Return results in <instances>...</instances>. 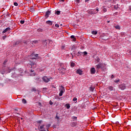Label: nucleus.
Wrapping results in <instances>:
<instances>
[{
  "label": "nucleus",
  "mask_w": 131,
  "mask_h": 131,
  "mask_svg": "<svg viewBox=\"0 0 131 131\" xmlns=\"http://www.w3.org/2000/svg\"><path fill=\"white\" fill-rule=\"evenodd\" d=\"M74 119H77V117H73Z\"/></svg>",
  "instance_id": "obj_45"
},
{
  "label": "nucleus",
  "mask_w": 131,
  "mask_h": 131,
  "mask_svg": "<svg viewBox=\"0 0 131 131\" xmlns=\"http://www.w3.org/2000/svg\"><path fill=\"white\" fill-rule=\"evenodd\" d=\"M7 62H8V60H5L3 63L4 65H6V63H7Z\"/></svg>",
  "instance_id": "obj_35"
},
{
  "label": "nucleus",
  "mask_w": 131,
  "mask_h": 131,
  "mask_svg": "<svg viewBox=\"0 0 131 131\" xmlns=\"http://www.w3.org/2000/svg\"><path fill=\"white\" fill-rule=\"evenodd\" d=\"M50 126H51V124H48L46 125L47 130H49V127H50Z\"/></svg>",
  "instance_id": "obj_20"
},
{
  "label": "nucleus",
  "mask_w": 131,
  "mask_h": 131,
  "mask_svg": "<svg viewBox=\"0 0 131 131\" xmlns=\"http://www.w3.org/2000/svg\"><path fill=\"white\" fill-rule=\"evenodd\" d=\"M22 103H23L24 104H26L27 103L26 100H25V99H23L22 100Z\"/></svg>",
  "instance_id": "obj_21"
},
{
  "label": "nucleus",
  "mask_w": 131,
  "mask_h": 131,
  "mask_svg": "<svg viewBox=\"0 0 131 131\" xmlns=\"http://www.w3.org/2000/svg\"><path fill=\"white\" fill-rule=\"evenodd\" d=\"M111 78H112V79L114 78V75H112L111 77Z\"/></svg>",
  "instance_id": "obj_38"
},
{
  "label": "nucleus",
  "mask_w": 131,
  "mask_h": 131,
  "mask_svg": "<svg viewBox=\"0 0 131 131\" xmlns=\"http://www.w3.org/2000/svg\"><path fill=\"white\" fill-rule=\"evenodd\" d=\"M96 61H97V62H100V58H97L96 59Z\"/></svg>",
  "instance_id": "obj_37"
},
{
  "label": "nucleus",
  "mask_w": 131,
  "mask_h": 131,
  "mask_svg": "<svg viewBox=\"0 0 131 131\" xmlns=\"http://www.w3.org/2000/svg\"><path fill=\"white\" fill-rule=\"evenodd\" d=\"M64 107H66L67 109H69L70 108V104H66Z\"/></svg>",
  "instance_id": "obj_15"
},
{
  "label": "nucleus",
  "mask_w": 131,
  "mask_h": 131,
  "mask_svg": "<svg viewBox=\"0 0 131 131\" xmlns=\"http://www.w3.org/2000/svg\"><path fill=\"white\" fill-rule=\"evenodd\" d=\"M60 1H61V2H64V0H60Z\"/></svg>",
  "instance_id": "obj_49"
},
{
  "label": "nucleus",
  "mask_w": 131,
  "mask_h": 131,
  "mask_svg": "<svg viewBox=\"0 0 131 131\" xmlns=\"http://www.w3.org/2000/svg\"><path fill=\"white\" fill-rule=\"evenodd\" d=\"M91 74H95V73H96V69H95V68H92L91 69Z\"/></svg>",
  "instance_id": "obj_10"
},
{
  "label": "nucleus",
  "mask_w": 131,
  "mask_h": 131,
  "mask_svg": "<svg viewBox=\"0 0 131 131\" xmlns=\"http://www.w3.org/2000/svg\"><path fill=\"white\" fill-rule=\"evenodd\" d=\"M71 38H72L74 41H75V40L76 39L75 38V37L74 36V35L71 36Z\"/></svg>",
  "instance_id": "obj_16"
},
{
  "label": "nucleus",
  "mask_w": 131,
  "mask_h": 131,
  "mask_svg": "<svg viewBox=\"0 0 131 131\" xmlns=\"http://www.w3.org/2000/svg\"><path fill=\"white\" fill-rule=\"evenodd\" d=\"M52 77L51 78H48L47 76H44L42 78V79L44 82H49L50 81V79H51Z\"/></svg>",
  "instance_id": "obj_5"
},
{
  "label": "nucleus",
  "mask_w": 131,
  "mask_h": 131,
  "mask_svg": "<svg viewBox=\"0 0 131 131\" xmlns=\"http://www.w3.org/2000/svg\"><path fill=\"white\" fill-rule=\"evenodd\" d=\"M61 49H62V50H64V49H65V47L64 46H62Z\"/></svg>",
  "instance_id": "obj_41"
},
{
  "label": "nucleus",
  "mask_w": 131,
  "mask_h": 131,
  "mask_svg": "<svg viewBox=\"0 0 131 131\" xmlns=\"http://www.w3.org/2000/svg\"><path fill=\"white\" fill-rule=\"evenodd\" d=\"M42 121H41V120H40V121H38V123H41V122H42Z\"/></svg>",
  "instance_id": "obj_40"
},
{
  "label": "nucleus",
  "mask_w": 131,
  "mask_h": 131,
  "mask_svg": "<svg viewBox=\"0 0 131 131\" xmlns=\"http://www.w3.org/2000/svg\"><path fill=\"white\" fill-rule=\"evenodd\" d=\"M38 57V54H32L29 56V64L31 66V68L36 67V58Z\"/></svg>",
  "instance_id": "obj_1"
},
{
  "label": "nucleus",
  "mask_w": 131,
  "mask_h": 131,
  "mask_svg": "<svg viewBox=\"0 0 131 131\" xmlns=\"http://www.w3.org/2000/svg\"><path fill=\"white\" fill-rule=\"evenodd\" d=\"M31 71V72H33V71Z\"/></svg>",
  "instance_id": "obj_51"
},
{
  "label": "nucleus",
  "mask_w": 131,
  "mask_h": 131,
  "mask_svg": "<svg viewBox=\"0 0 131 131\" xmlns=\"http://www.w3.org/2000/svg\"><path fill=\"white\" fill-rule=\"evenodd\" d=\"M61 13V12L60 11H57L56 12V15H60V13Z\"/></svg>",
  "instance_id": "obj_24"
},
{
  "label": "nucleus",
  "mask_w": 131,
  "mask_h": 131,
  "mask_svg": "<svg viewBox=\"0 0 131 131\" xmlns=\"http://www.w3.org/2000/svg\"><path fill=\"white\" fill-rule=\"evenodd\" d=\"M89 1L90 0H85V1L86 2H89Z\"/></svg>",
  "instance_id": "obj_47"
},
{
  "label": "nucleus",
  "mask_w": 131,
  "mask_h": 131,
  "mask_svg": "<svg viewBox=\"0 0 131 131\" xmlns=\"http://www.w3.org/2000/svg\"><path fill=\"white\" fill-rule=\"evenodd\" d=\"M119 79L114 80V82H115L116 83H118V82H119Z\"/></svg>",
  "instance_id": "obj_25"
},
{
  "label": "nucleus",
  "mask_w": 131,
  "mask_h": 131,
  "mask_svg": "<svg viewBox=\"0 0 131 131\" xmlns=\"http://www.w3.org/2000/svg\"><path fill=\"white\" fill-rule=\"evenodd\" d=\"M64 91H65V88H64V86H61L60 92L59 94V97H62V96H63V94L64 93Z\"/></svg>",
  "instance_id": "obj_3"
},
{
  "label": "nucleus",
  "mask_w": 131,
  "mask_h": 131,
  "mask_svg": "<svg viewBox=\"0 0 131 131\" xmlns=\"http://www.w3.org/2000/svg\"><path fill=\"white\" fill-rule=\"evenodd\" d=\"M103 11L104 13H105V12H107V9H106V8H104V9H103Z\"/></svg>",
  "instance_id": "obj_33"
},
{
  "label": "nucleus",
  "mask_w": 131,
  "mask_h": 131,
  "mask_svg": "<svg viewBox=\"0 0 131 131\" xmlns=\"http://www.w3.org/2000/svg\"><path fill=\"white\" fill-rule=\"evenodd\" d=\"M101 38L103 40H107V39H108V38L106 36H105L104 37H101Z\"/></svg>",
  "instance_id": "obj_17"
},
{
  "label": "nucleus",
  "mask_w": 131,
  "mask_h": 131,
  "mask_svg": "<svg viewBox=\"0 0 131 131\" xmlns=\"http://www.w3.org/2000/svg\"><path fill=\"white\" fill-rule=\"evenodd\" d=\"M44 127H45V125H41V126H40V128L41 129H42V128H43Z\"/></svg>",
  "instance_id": "obj_32"
},
{
  "label": "nucleus",
  "mask_w": 131,
  "mask_h": 131,
  "mask_svg": "<svg viewBox=\"0 0 131 131\" xmlns=\"http://www.w3.org/2000/svg\"><path fill=\"white\" fill-rule=\"evenodd\" d=\"M38 41L37 40L30 41V40H28L27 41L24 42V45L25 47H29L31 43L34 45L35 43H38Z\"/></svg>",
  "instance_id": "obj_2"
},
{
  "label": "nucleus",
  "mask_w": 131,
  "mask_h": 131,
  "mask_svg": "<svg viewBox=\"0 0 131 131\" xmlns=\"http://www.w3.org/2000/svg\"><path fill=\"white\" fill-rule=\"evenodd\" d=\"M90 90L91 92H94L95 88L93 86H90Z\"/></svg>",
  "instance_id": "obj_18"
},
{
  "label": "nucleus",
  "mask_w": 131,
  "mask_h": 131,
  "mask_svg": "<svg viewBox=\"0 0 131 131\" xmlns=\"http://www.w3.org/2000/svg\"><path fill=\"white\" fill-rule=\"evenodd\" d=\"M46 24H48V25H53V21L47 20L46 21Z\"/></svg>",
  "instance_id": "obj_12"
},
{
  "label": "nucleus",
  "mask_w": 131,
  "mask_h": 131,
  "mask_svg": "<svg viewBox=\"0 0 131 131\" xmlns=\"http://www.w3.org/2000/svg\"><path fill=\"white\" fill-rule=\"evenodd\" d=\"M73 101H77V98H76V97H75L73 98Z\"/></svg>",
  "instance_id": "obj_36"
},
{
  "label": "nucleus",
  "mask_w": 131,
  "mask_h": 131,
  "mask_svg": "<svg viewBox=\"0 0 131 131\" xmlns=\"http://www.w3.org/2000/svg\"><path fill=\"white\" fill-rule=\"evenodd\" d=\"M14 6H15V7H18V3H17V2H15L14 3Z\"/></svg>",
  "instance_id": "obj_27"
},
{
  "label": "nucleus",
  "mask_w": 131,
  "mask_h": 131,
  "mask_svg": "<svg viewBox=\"0 0 131 131\" xmlns=\"http://www.w3.org/2000/svg\"><path fill=\"white\" fill-rule=\"evenodd\" d=\"M81 55H82V52H78V56H81Z\"/></svg>",
  "instance_id": "obj_22"
},
{
  "label": "nucleus",
  "mask_w": 131,
  "mask_h": 131,
  "mask_svg": "<svg viewBox=\"0 0 131 131\" xmlns=\"http://www.w3.org/2000/svg\"><path fill=\"white\" fill-rule=\"evenodd\" d=\"M55 27H57V28H59L60 26H59V25L58 24H56L55 25Z\"/></svg>",
  "instance_id": "obj_30"
},
{
  "label": "nucleus",
  "mask_w": 131,
  "mask_h": 131,
  "mask_svg": "<svg viewBox=\"0 0 131 131\" xmlns=\"http://www.w3.org/2000/svg\"><path fill=\"white\" fill-rule=\"evenodd\" d=\"M49 103L50 104V105H53V102L50 101Z\"/></svg>",
  "instance_id": "obj_39"
},
{
  "label": "nucleus",
  "mask_w": 131,
  "mask_h": 131,
  "mask_svg": "<svg viewBox=\"0 0 131 131\" xmlns=\"http://www.w3.org/2000/svg\"><path fill=\"white\" fill-rule=\"evenodd\" d=\"M7 38V36H4L2 37V39L4 40V39H6Z\"/></svg>",
  "instance_id": "obj_28"
},
{
  "label": "nucleus",
  "mask_w": 131,
  "mask_h": 131,
  "mask_svg": "<svg viewBox=\"0 0 131 131\" xmlns=\"http://www.w3.org/2000/svg\"><path fill=\"white\" fill-rule=\"evenodd\" d=\"M107 89L109 90V91H110L111 92L114 91L115 92V88H114L113 86H110L107 88Z\"/></svg>",
  "instance_id": "obj_8"
},
{
  "label": "nucleus",
  "mask_w": 131,
  "mask_h": 131,
  "mask_svg": "<svg viewBox=\"0 0 131 131\" xmlns=\"http://www.w3.org/2000/svg\"><path fill=\"white\" fill-rule=\"evenodd\" d=\"M33 75H35V73L33 74Z\"/></svg>",
  "instance_id": "obj_50"
},
{
  "label": "nucleus",
  "mask_w": 131,
  "mask_h": 131,
  "mask_svg": "<svg viewBox=\"0 0 131 131\" xmlns=\"http://www.w3.org/2000/svg\"><path fill=\"white\" fill-rule=\"evenodd\" d=\"M10 30H11L10 27L7 28L2 32V33H6V32H8V31H10Z\"/></svg>",
  "instance_id": "obj_9"
},
{
  "label": "nucleus",
  "mask_w": 131,
  "mask_h": 131,
  "mask_svg": "<svg viewBox=\"0 0 131 131\" xmlns=\"http://www.w3.org/2000/svg\"><path fill=\"white\" fill-rule=\"evenodd\" d=\"M2 74H4V73H2Z\"/></svg>",
  "instance_id": "obj_52"
},
{
  "label": "nucleus",
  "mask_w": 131,
  "mask_h": 131,
  "mask_svg": "<svg viewBox=\"0 0 131 131\" xmlns=\"http://www.w3.org/2000/svg\"><path fill=\"white\" fill-rule=\"evenodd\" d=\"M115 28H116V29H120V26H116Z\"/></svg>",
  "instance_id": "obj_23"
},
{
  "label": "nucleus",
  "mask_w": 131,
  "mask_h": 131,
  "mask_svg": "<svg viewBox=\"0 0 131 131\" xmlns=\"http://www.w3.org/2000/svg\"><path fill=\"white\" fill-rule=\"evenodd\" d=\"M50 14H51V11H48L46 12L45 17H46V18H48L49 16H50Z\"/></svg>",
  "instance_id": "obj_11"
},
{
  "label": "nucleus",
  "mask_w": 131,
  "mask_h": 131,
  "mask_svg": "<svg viewBox=\"0 0 131 131\" xmlns=\"http://www.w3.org/2000/svg\"><path fill=\"white\" fill-rule=\"evenodd\" d=\"M129 10L131 11V6H129Z\"/></svg>",
  "instance_id": "obj_44"
},
{
  "label": "nucleus",
  "mask_w": 131,
  "mask_h": 131,
  "mask_svg": "<svg viewBox=\"0 0 131 131\" xmlns=\"http://www.w3.org/2000/svg\"><path fill=\"white\" fill-rule=\"evenodd\" d=\"M25 22V20H20L21 24H24Z\"/></svg>",
  "instance_id": "obj_31"
},
{
  "label": "nucleus",
  "mask_w": 131,
  "mask_h": 131,
  "mask_svg": "<svg viewBox=\"0 0 131 131\" xmlns=\"http://www.w3.org/2000/svg\"><path fill=\"white\" fill-rule=\"evenodd\" d=\"M40 131H46L45 129L41 130Z\"/></svg>",
  "instance_id": "obj_48"
},
{
  "label": "nucleus",
  "mask_w": 131,
  "mask_h": 131,
  "mask_svg": "<svg viewBox=\"0 0 131 131\" xmlns=\"http://www.w3.org/2000/svg\"><path fill=\"white\" fill-rule=\"evenodd\" d=\"M102 66H103V64L99 63L98 64H97L96 66V67H97V69H100V68H101V67H102Z\"/></svg>",
  "instance_id": "obj_13"
},
{
  "label": "nucleus",
  "mask_w": 131,
  "mask_h": 131,
  "mask_svg": "<svg viewBox=\"0 0 131 131\" xmlns=\"http://www.w3.org/2000/svg\"><path fill=\"white\" fill-rule=\"evenodd\" d=\"M29 10L30 12H32V13H33V12L35 11L34 8H33V7H31Z\"/></svg>",
  "instance_id": "obj_14"
},
{
  "label": "nucleus",
  "mask_w": 131,
  "mask_h": 131,
  "mask_svg": "<svg viewBox=\"0 0 131 131\" xmlns=\"http://www.w3.org/2000/svg\"><path fill=\"white\" fill-rule=\"evenodd\" d=\"M119 89H120V90H121L122 91H124V90H125L126 86H125V84H120L119 85Z\"/></svg>",
  "instance_id": "obj_6"
},
{
  "label": "nucleus",
  "mask_w": 131,
  "mask_h": 131,
  "mask_svg": "<svg viewBox=\"0 0 131 131\" xmlns=\"http://www.w3.org/2000/svg\"><path fill=\"white\" fill-rule=\"evenodd\" d=\"M55 118L56 119H60V117L58 116L57 115L56 116Z\"/></svg>",
  "instance_id": "obj_34"
},
{
  "label": "nucleus",
  "mask_w": 131,
  "mask_h": 131,
  "mask_svg": "<svg viewBox=\"0 0 131 131\" xmlns=\"http://www.w3.org/2000/svg\"><path fill=\"white\" fill-rule=\"evenodd\" d=\"M77 3H79V0H76Z\"/></svg>",
  "instance_id": "obj_46"
},
{
  "label": "nucleus",
  "mask_w": 131,
  "mask_h": 131,
  "mask_svg": "<svg viewBox=\"0 0 131 131\" xmlns=\"http://www.w3.org/2000/svg\"><path fill=\"white\" fill-rule=\"evenodd\" d=\"M87 12L88 14H90V15H95V14H97L98 12H96L95 10L91 9L87 11Z\"/></svg>",
  "instance_id": "obj_4"
},
{
  "label": "nucleus",
  "mask_w": 131,
  "mask_h": 131,
  "mask_svg": "<svg viewBox=\"0 0 131 131\" xmlns=\"http://www.w3.org/2000/svg\"><path fill=\"white\" fill-rule=\"evenodd\" d=\"M96 12H97V13H98V12H99V9H98V8H96Z\"/></svg>",
  "instance_id": "obj_42"
},
{
  "label": "nucleus",
  "mask_w": 131,
  "mask_h": 131,
  "mask_svg": "<svg viewBox=\"0 0 131 131\" xmlns=\"http://www.w3.org/2000/svg\"><path fill=\"white\" fill-rule=\"evenodd\" d=\"M82 54H83L84 55H88V52L86 51H84L82 52Z\"/></svg>",
  "instance_id": "obj_29"
},
{
  "label": "nucleus",
  "mask_w": 131,
  "mask_h": 131,
  "mask_svg": "<svg viewBox=\"0 0 131 131\" xmlns=\"http://www.w3.org/2000/svg\"><path fill=\"white\" fill-rule=\"evenodd\" d=\"M38 105H39V106H41V103H40V102H38Z\"/></svg>",
  "instance_id": "obj_43"
},
{
  "label": "nucleus",
  "mask_w": 131,
  "mask_h": 131,
  "mask_svg": "<svg viewBox=\"0 0 131 131\" xmlns=\"http://www.w3.org/2000/svg\"><path fill=\"white\" fill-rule=\"evenodd\" d=\"M75 65V64L74 63V62H72V63H71V66L72 67H73Z\"/></svg>",
  "instance_id": "obj_26"
},
{
  "label": "nucleus",
  "mask_w": 131,
  "mask_h": 131,
  "mask_svg": "<svg viewBox=\"0 0 131 131\" xmlns=\"http://www.w3.org/2000/svg\"><path fill=\"white\" fill-rule=\"evenodd\" d=\"M97 33H98V32H97V31H92V34H93V35H96V34H97Z\"/></svg>",
  "instance_id": "obj_19"
},
{
  "label": "nucleus",
  "mask_w": 131,
  "mask_h": 131,
  "mask_svg": "<svg viewBox=\"0 0 131 131\" xmlns=\"http://www.w3.org/2000/svg\"><path fill=\"white\" fill-rule=\"evenodd\" d=\"M76 73L77 74H79V75H82V71L79 69L76 70Z\"/></svg>",
  "instance_id": "obj_7"
}]
</instances>
